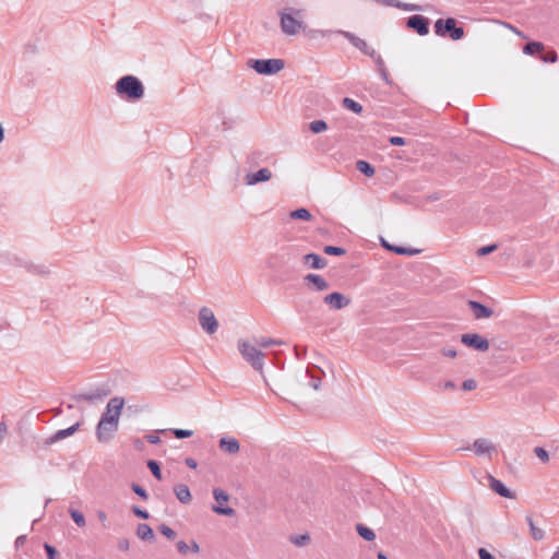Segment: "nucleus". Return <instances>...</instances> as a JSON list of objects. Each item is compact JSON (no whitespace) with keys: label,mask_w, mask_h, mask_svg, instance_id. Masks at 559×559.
Instances as JSON below:
<instances>
[{"label":"nucleus","mask_w":559,"mask_h":559,"mask_svg":"<svg viewBox=\"0 0 559 559\" xmlns=\"http://www.w3.org/2000/svg\"><path fill=\"white\" fill-rule=\"evenodd\" d=\"M116 93L123 99L140 100L144 96V86L134 75H124L115 84Z\"/></svg>","instance_id":"nucleus-1"},{"label":"nucleus","mask_w":559,"mask_h":559,"mask_svg":"<svg viewBox=\"0 0 559 559\" xmlns=\"http://www.w3.org/2000/svg\"><path fill=\"white\" fill-rule=\"evenodd\" d=\"M280 17L281 29L288 36H294L305 28L302 21L305 11L302 9L285 8L280 12Z\"/></svg>","instance_id":"nucleus-2"},{"label":"nucleus","mask_w":559,"mask_h":559,"mask_svg":"<svg viewBox=\"0 0 559 559\" xmlns=\"http://www.w3.org/2000/svg\"><path fill=\"white\" fill-rule=\"evenodd\" d=\"M433 27L436 35L449 37L452 40H460L465 35L464 28L457 25L454 17L439 19L435 22Z\"/></svg>","instance_id":"nucleus-3"},{"label":"nucleus","mask_w":559,"mask_h":559,"mask_svg":"<svg viewBox=\"0 0 559 559\" xmlns=\"http://www.w3.org/2000/svg\"><path fill=\"white\" fill-rule=\"evenodd\" d=\"M238 350L242 358L252 366L253 369L262 371L264 366V354L257 348L255 345L250 344L248 341H238Z\"/></svg>","instance_id":"nucleus-4"},{"label":"nucleus","mask_w":559,"mask_h":559,"mask_svg":"<svg viewBox=\"0 0 559 559\" xmlns=\"http://www.w3.org/2000/svg\"><path fill=\"white\" fill-rule=\"evenodd\" d=\"M248 66L263 75H273L284 69L283 59H250Z\"/></svg>","instance_id":"nucleus-5"},{"label":"nucleus","mask_w":559,"mask_h":559,"mask_svg":"<svg viewBox=\"0 0 559 559\" xmlns=\"http://www.w3.org/2000/svg\"><path fill=\"white\" fill-rule=\"evenodd\" d=\"M124 405V400L119 396H115L109 400L106 405L105 412L102 414L99 421H119L121 411Z\"/></svg>","instance_id":"nucleus-6"},{"label":"nucleus","mask_w":559,"mask_h":559,"mask_svg":"<svg viewBox=\"0 0 559 559\" xmlns=\"http://www.w3.org/2000/svg\"><path fill=\"white\" fill-rule=\"evenodd\" d=\"M199 323L201 328L207 333V334H214L218 329V322L215 318L214 312L207 308L203 307L199 310L198 314Z\"/></svg>","instance_id":"nucleus-7"},{"label":"nucleus","mask_w":559,"mask_h":559,"mask_svg":"<svg viewBox=\"0 0 559 559\" xmlns=\"http://www.w3.org/2000/svg\"><path fill=\"white\" fill-rule=\"evenodd\" d=\"M119 421H98L96 426V438L99 442H109L118 431Z\"/></svg>","instance_id":"nucleus-8"},{"label":"nucleus","mask_w":559,"mask_h":559,"mask_svg":"<svg viewBox=\"0 0 559 559\" xmlns=\"http://www.w3.org/2000/svg\"><path fill=\"white\" fill-rule=\"evenodd\" d=\"M213 496H214V499L216 500V502L218 504H214L212 507V510L217 513V514H221V515H227V516H234L235 515V510L230 507H223V503L224 502H227L229 500V495L221 489V488H214L213 489Z\"/></svg>","instance_id":"nucleus-9"},{"label":"nucleus","mask_w":559,"mask_h":559,"mask_svg":"<svg viewBox=\"0 0 559 559\" xmlns=\"http://www.w3.org/2000/svg\"><path fill=\"white\" fill-rule=\"evenodd\" d=\"M461 342L473 349L486 352L489 349V341L477 333H465L461 335Z\"/></svg>","instance_id":"nucleus-10"},{"label":"nucleus","mask_w":559,"mask_h":559,"mask_svg":"<svg viewBox=\"0 0 559 559\" xmlns=\"http://www.w3.org/2000/svg\"><path fill=\"white\" fill-rule=\"evenodd\" d=\"M406 25L408 28L414 29L420 36H425L429 33V19L424 15H412L407 19Z\"/></svg>","instance_id":"nucleus-11"},{"label":"nucleus","mask_w":559,"mask_h":559,"mask_svg":"<svg viewBox=\"0 0 559 559\" xmlns=\"http://www.w3.org/2000/svg\"><path fill=\"white\" fill-rule=\"evenodd\" d=\"M335 33L342 35L344 38H346L354 47L359 49L362 53L366 56H373L374 49L369 47L366 40L359 38L355 34L347 32V31H336Z\"/></svg>","instance_id":"nucleus-12"},{"label":"nucleus","mask_w":559,"mask_h":559,"mask_svg":"<svg viewBox=\"0 0 559 559\" xmlns=\"http://www.w3.org/2000/svg\"><path fill=\"white\" fill-rule=\"evenodd\" d=\"M324 304H326L331 309L341 310L350 305V299L343 295L342 293L334 292L326 295L323 298Z\"/></svg>","instance_id":"nucleus-13"},{"label":"nucleus","mask_w":559,"mask_h":559,"mask_svg":"<svg viewBox=\"0 0 559 559\" xmlns=\"http://www.w3.org/2000/svg\"><path fill=\"white\" fill-rule=\"evenodd\" d=\"M486 478L488 479V486L496 492L498 493L499 496L503 497V498H509V499H512L514 498V495L513 492L508 489L502 481H500L499 479L495 478L492 475L490 474H487Z\"/></svg>","instance_id":"nucleus-14"},{"label":"nucleus","mask_w":559,"mask_h":559,"mask_svg":"<svg viewBox=\"0 0 559 559\" xmlns=\"http://www.w3.org/2000/svg\"><path fill=\"white\" fill-rule=\"evenodd\" d=\"M469 309L473 311V316L475 319H486L492 316L493 310L478 301L468 300L467 302Z\"/></svg>","instance_id":"nucleus-15"},{"label":"nucleus","mask_w":559,"mask_h":559,"mask_svg":"<svg viewBox=\"0 0 559 559\" xmlns=\"http://www.w3.org/2000/svg\"><path fill=\"white\" fill-rule=\"evenodd\" d=\"M271 177H272V173L270 169L261 168L255 173L247 174L245 179H246V183L248 186H253L259 182L267 181L271 179Z\"/></svg>","instance_id":"nucleus-16"},{"label":"nucleus","mask_w":559,"mask_h":559,"mask_svg":"<svg viewBox=\"0 0 559 559\" xmlns=\"http://www.w3.org/2000/svg\"><path fill=\"white\" fill-rule=\"evenodd\" d=\"M80 428V423H76L74 425H72L71 427L67 428V429H61V430H58L56 433H53L52 436H50L49 438H47L45 441H44V444L45 445H50L59 440H62L64 438H68L70 436H72L74 432H76Z\"/></svg>","instance_id":"nucleus-17"},{"label":"nucleus","mask_w":559,"mask_h":559,"mask_svg":"<svg viewBox=\"0 0 559 559\" xmlns=\"http://www.w3.org/2000/svg\"><path fill=\"white\" fill-rule=\"evenodd\" d=\"M219 449L227 454H236L240 450V444L236 438L222 437L219 439Z\"/></svg>","instance_id":"nucleus-18"},{"label":"nucleus","mask_w":559,"mask_h":559,"mask_svg":"<svg viewBox=\"0 0 559 559\" xmlns=\"http://www.w3.org/2000/svg\"><path fill=\"white\" fill-rule=\"evenodd\" d=\"M377 2L382 5H385V7H395V8L402 9L404 11H409V12L424 10L421 5L413 4V3H404V2H400V1H395V0H377Z\"/></svg>","instance_id":"nucleus-19"},{"label":"nucleus","mask_w":559,"mask_h":559,"mask_svg":"<svg viewBox=\"0 0 559 559\" xmlns=\"http://www.w3.org/2000/svg\"><path fill=\"white\" fill-rule=\"evenodd\" d=\"M304 263L309 265L311 269L321 270L326 266V260L317 253H308L304 257Z\"/></svg>","instance_id":"nucleus-20"},{"label":"nucleus","mask_w":559,"mask_h":559,"mask_svg":"<svg viewBox=\"0 0 559 559\" xmlns=\"http://www.w3.org/2000/svg\"><path fill=\"white\" fill-rule=\"evenodd\" d=\"M474 451L477 455L489 454L495 450L493 444L487 439H476L473 444Z\"/></svg>","instance_id":"nucleus-21"},{"label":"nucleus","mask_w":559,"mask_h":559,"mask_svg":"<svg viewBox=\"0 0 559 559\" xmlns=\"http://www.w3.org/2000/svg\"><path fill=\"white\" fill-rule=\"evenodd\" d=\"M321 373L323 371L317 366L309 367L306 370V374L310 377L309 385L314 390H319L321 386Z\"/></svg>","instance_id":"nucleus-22"},{"label":"nucleus","mask_w":559,"mask_h":559,"mask_svg":"<svg viewBox=\"0 0 559 559\" xmlns=\"http://www.w3.org/2000/svg\"><path fill=\"white\" fill-rule=\"evenodd\" d=\"M174 492L177 497V499L181 502V503H189L192 499L191 497V492H190V489L187 485L185 484H179V485H176L174 487Z\"/></svg>","instance_id":"nucleus-23"},{"label":"nucleus","mask_w":559,"mask_h":559,"mask_svg":"<svg viewBox=\"0 0 559 559\" xmlns=\"http://www.w3.org/2000/svg\"><path fill=\"white\" fill-rule=\"evenodd\" d=\"M305 281L312 283L318 292H322L329 288V283L319 274H307Z\"/></svg>","instance_id":"nucleus-24"},{"label":"nucleus","mask_w":559,"mask_h":559,"mask_svg":"<svg viewBox=\"0 0 559 559\" xmlns=\"http://www.w3.org/2000/svg\"><path fill=\"white\" fill-rule=\"evenodd\" d=\"M106 395H107L106 391L97 389V390L92 391V392L79 394L78 395V400L79 401H86V402H91L92 403V402H95V401L103 400Z\"/></svg>","instance_id":"nucleus-25"},{"label":"nucleus","mask_w":559,"mask_h":559,"mask_svg":"<svg viewBox=\"0 0 559 559\" xmlns=\"http://www.w3.org/2000/svg\"><path fill=\"white\" fill-rule=\"evenodd\" d=\"M382 245L385 248H388L389 250H391L397 254H401V255H414V254H417L420 252L419 249L406 248V247H401V246H391L388 242H385L384 240H382Z\"/></svg>","instance_id":"nucleus-26"},{"label":"nucleus","mask_w":559,"mask_h":559,"mask_svg":"<svg viewBox=\"0 0 559 559\" xmlns=\"http://www.w3.org/2000/svg\"><path fill=\"white\" fill-rule=\"evenodd\" d=\"M136 535L142 540H153L154 539V532H153L152 527L145 523H141L138 525Z\"/></svg>","instance_id":"nucleus-27"},{"label":"nucleus","mask_w":559,"mask_h":559,"mask_svg":"<svg viewBox=\"0 0 559 559\" xmlns=\"http://www.w3.org/2000/svg\"><path fill=\"white\" fill-rule=\"evenodd\" d=\"M290 218L293 219H301V221H310L312 215L309 210L305 207L297 209L289 213Z\"/></svg>","instance_id":"nucleus-28"},{"label":"nucleus","mask_w":559,"mask_h":559,"mask_svg":"<svg viewBox=\"0 0 559 559\" xmlns=\"http://www.w3.org/2000/svg\"><path fill=\"white\" fill-rule=\"evenodd\" d=\"M544 50V45L539 41H530L523 47V52L526 55H535Z\"/></svg>","instance_id":"nucleus-29"},{"label":"nucleus","mask_w":559,"mask_h":559,"mask_svg":"<svg viewBox=\"0 0 559 559\" xmlns=\"http://www.w3.org/2000/svg\"><path fill=\"white\" fill-rule=\"evenodd\" d=\"M356 168L367 177H371L374 175L373 166L366 160H358L356 163Z\"/></svg>","instance_id":"nucleus-30"},{"label":"nucleus","mask_w":559,"mask_h":559,"mask_svg":"<svg viewBox=\"0 0 559 559\" xmlns=\"http://www.w3.org/2000/svg\"><path fill=\"white\" fill-rule=\"evenodd\" d=\"M526 521L528 523L532 537L535 540H542L545 537L544 531L542 528H538L537 526H535L533 519L531 516H526Z\"/></svg>","instance_id":"nucleus-31"},{"label":"nucleus","mask_w":559,"mask_h":559,"mask_svg":"<svg viewBox=\"0 0 559 559\" xmlns=\"http://www.w3.org/2000/svg\"><path fill=\"white\" fill-rule=\"evenodd\" d=\"M343 106L355 114H360L362 111V106L349 97H345L343 99Z\"/></svg>","instance_id":"nucleus-32"},{"label":"nucleus","mask_w":559,"mask_h":559,"mask_svg":"<svg viewBox=\"0 0 559 559\" xmlns=\"http://www.w3.org/2000/svg\"><path fill=\"white\" fill-rule=\"evenodd\" d=\"M357 532L365 540L371 542L376 538L374 532L371 528L364 526L362 524L357 525Z\"/></svg>","instance_id":"nucleus-33"},{"label":"nucleus","mask_w":559,"mask_h":559,"mask_svg":"<svg viewBox=\"0 0 559 559\" xmlns=\"http://www.w3.org/2000/svg\"><path fill=\"white\" fill-rule=\"evenodd\" d=\"M311 132L318 134L328 130V124L324 120H313L309 123Z\"/></svg>","instance_id":"nucleus-34"},{"label":"nucleus","mask_w":559,"mask_h":559,"mask_svg":"<svg viewBox=\"0 0 559 559\" xmlns=\"http://www.w3.org/2000/svg\"><path fill=\"white\" fill-rule=\"evenodd\" d=\"M283 342L280 340H274L271 337H261L260 340H257V345L261 348H267L274 345H282Z\"/></svg>","instance_id":"nucleus-35"},{"label":"nucleus","mask_w":559,"mask_h":559,"mask_svg":"<svg viewBox=\"0 0 559 559\" xmlns=\"http://www.w3.org/2000/svg\"><path fill=\"white\" fill-rule=\"evenodd\" d=\"M290 542L298 547L306 546L310 542V536L308 534L292 536Z\"/></svg>","instance_id":"nucleus-36"},{"label":"nucleus","mask_w":559,"mask_h":559,"mask_svg":"<svg viewBox=\"0 0 559 559\" xmlns=\"http://www.w3.org/2000/svg\"><path fill=\"white\" fill-rule=\"evenodd\" d=\"M147 467L150 468L155 478H157L158 480L162 479L160 466L157 461L150 460L147 462Z\"/></svg>","instance_id":"nucleus-37"},{"label":"nucleus","mask_w":559,"mask_h":559,"mask_svg":"<svg viewBox=\"0 0 559 559\" xmlns=\"http://www.w3.org/2000/svg\"><path fill=\"white\" fill-rule=\"evenodd\" d=\"M70 515L78 526L83 527L86 524L85 518L82 512L78 510H71Z\"/></svg>","instance_id":"nucleus-38"},{"label":"nucleus","mask_w":559,"mask_h":559,"mask_svg":"<svg viewBox=\"0 0 559 559\" xmlns=\"http://www.w3.org/2000/svg\"><path fill=\"white\" fill-rule=\"evenodd\" d=\"M323 251L324 253L330 255H344L346 253V250L344 248L335 246H325Z\"/></svg>","instance_id":"nucleus-39"},{"label":"nucleus","mask_w":559,"mask_h":559,"mask_svg":"<svg viewBox=\"0 0 559 559\" xmlns=\"http://www.w3.org/2000/svg\"><path fill=\"white\" fill-rule=\"evenodd\" d=\"M534 453L543 463H547L549 461V454L544 448L536 447L534 449Z\"/></svg>","instance_id":"nucleus-40"},{"label":"nucleus","mask_w":559,"mask_h":559,"mask_svg":"<svg viewBox=\"0 0 559 559\" xmlns=\"http://www.w3.org/2000/svg\"><path fill=\"white\" fill-rule=\"evenodd\" d=\"M158 531L168 539H174L176 537V532L168 525L162 524L158 527Z\"/></svg>","instance_id":"nucleus-41"},{"label":"nucleus","mask_w":559,"mask_h":559,"mask_svg":"<svg viewBox=\"0 0 559 559\" xmlns=\"http://www.w3.org/2000/svg\"><path fill=\"white\" fill-rule=\"evenodd\" d=\"M131 488H132L133 492L136 493L143 500H147L148 499V495H147L146 490L142 486L133 483Z\"/></svg>","instance_id":"nucleus-42"},{"label":"nucleus","mask_w":559,"mask_h":559,"mask_svg":"<svg viewBox=\"0 0 559 559\" xmlns=\"http://www.w3.org/2000/svg\"><path fill=\"white\" fill-rule=\"evenodd\" d=\"M173 433L177 439H186L190 438L193 435V431L188 429H174Z\"/></svg>","instance_id":"nucleus-43"},{"label":"nucleus","mask_w":559,"mask_h":559,"mask_svg":"<svg viewBox=\"0 0 559 559\" xmlns=\"http://www.w3.org/2000/svg\"><path fill=\"white\" fill-rule=\"evenodd\" d=\"M542 60L544 62L555 63L558 60V55L555 50H550L542 57Z\"/></svg>","instance_id":"nucleus-44"},{"label":"nucleus","mask_w":559,"mask_h":559,"mask_svg":"<svg viewBox=\"0 0 559 559\" xmlns=\"http://www.w3.org/2000/svg\"><path fill=\"white\" fill-rule=\"evenodd\" d=\"M132 512L134 513V515H136L140 519L146 520V519L150 518V513L146 510H143L140 507H136V506H134L132 508Z\"/></svg>","instance_id":"nucleus-45"},{"label":"nucleus","mask_w":559,"mask_h":559,"mask_svg":"<svg viewBox=\"0 0 559 559\" xmlns=\"http://www.w3.org/2000/svg\"><path fill=\"white\" fill-rule=\"evenodd\" d=\"M497 249V245H489V246H485V247H481L477 250V254L483 257V255H486V254H489L491 253L492 251H495Z\"/></svg>","instance_id":"nucleus-46"},{"label":"nucleus","mask_w":559,"mask_h":559,"mask_svg":"<svg viewBox=\"0 0 559 559\" xmlns=\"http://www.w3.org/2000/svg\"><path fill=\"white\" fill-rule=\"evenodd\" d=\"M477 388V382L473 379H467L462 383V389L465 391H473Z\"/></svg>","instance_id":"nucleus-47"},{"label":"nucleus","mask_w":559,"mask_h":559,"mask_svg":"<svg viewBox=\"0 0 559 559\" xmlns=\"http://www.w3.org/2000/svg\"><path fill=\"white\" fill-rule=\"evenodd\" d=\"M44 548L47 552V557L48 559H56L57 558V550L55 547H52L51 545L45 543L44 544Z\"/></svg>","instance_id":"nucleus-48"},{"label":"nucleus","mask_w":559,"mask_h":559,"mask_svg":"<svg viewBox=\"0 0 559 559\" xmlns=\"http://www.w3.org/2000/svg\"><path fill=\"white\" fill-rule=\"evenodd\" d=\"M370 58L373 59L376 66H377V70L379 71L381 68H384L385 64H384V61L382 59V57L380 55H378L376 52V50L373 51V56H369Z\"/></svg>","instance_id":"nucleus-49"},{"label":"nucleus","mask_w":559,"mask_h":559,"mask_svg":"<svg viewBox=\"0 0 559 559\" xmlns=\"http://www.w3.org/2000/svg\"><path fill=\"white\" fill-rule=\"evenodd\" d=\"M378 72H379L381 79L385 82V84H388V85L393 84L385 67L381 68Z\"/></svg>","instance_id":"nucleus-50"},{"label":"nucleus","mask_w":559,"mask_h":559,"mask_svg":"<svg viewBox=\"0 0 559 559\" xmlns=\"http://www.w3.org/2000/svg\"><path fill=\"white\" fill-rule=\"evenodd\" d=\"M390 144L395 146H402L406 143L405 139L402 136H391L389 139Z\"/></svg>","instance_id":"nucleus-51"},{"label":"nucleus","mask_w":559,"mask_h":559,"mask_svg":"<svg viewBox=\"0 0 559 559\" xmlns=\"http://www.w3.org/2000/svg\"><path fill=\"white\" fill-rule=\"evenodd\" d=\"M477 554L479 559H495V557L485 548H479Z\"/></svg>","instance_id":"nucleus-52"},{"label":"nucleus","mask_w":559,"mask_h":559,"mask_svg":"<svg viewBox=\"0 0 559 559\" xmlns=\"http://www.w3.org/2000/svg\"><path fill=\"white\" fill-rule=\"evenodd\" d=\"M118 548L122 551H127L130 548V542L127 538H120L118 540Z\"/></svg>","instance_id":"nucleus-53"},{"label":"nucleus","mask_w":559,"mask_h":559,"mask_svg":"<svg viewBox=\"0 0 559 559\" xmlns=\"http://www.w3.org/2000/svg\"><path fill=\"white\" fill-rule=\"evenodd\" d=\"M177 549L180 554H187L189 550V545L185 540H179L177 543Z\"/></svg>","instance_id":"nucleus-54"},{"label":"nucleus","mask_w":559,"mask_h":559,"mask_svg":"<svg viewBox=\"0 0 559 559\" xmlns=\"http://www.w3.org/2000/svg\"><path fill=\"white\" fill-rule=\"evenodd\" d=\"M443 356L455 358L457 356V352L454 348H443L441 350Z\"/></svg>","instance_id":"nucleus-55"},{"label":"nucleus","mask_w":559,"mask_h":559,"mask_svg":"<svg viewBox=\"0 0 559 559\" xmlns=\"http://www.w3.org/2000/svg\"><path fill=\"white\" fill-rule=\"evenodd\" d=\"M7 433H8V426L4 421H1L0 423V443H2Z\"/></svg>","instance_id":"nucleus-56"},{"label":"nucleus","mask_w":559,"mask_h":559,"mask_svg":"<svg viewBox=\"0 0 559 559\" xmlns=\"http://www.w3.org/2000/svg\"><path fill=\"white\" fill-rule=\"evenodd\" d=\"M145 439L151 444H158L162 441L158 435H147L145 436Z\"/></svg>","instance_id":"nucleus-57"},{"label":"nucleus","mask_w":559,"mask_h":559,"mask_svg":"<svg viewBox=\"0 0 559 559\" xmlns=\"http://www.w3.org/2000/svg\"><path fill=\"white\" fill-rule=\"evenodd\" d=\"M185 463L188 467L195 469L198 467V462L192 457H187L185 460Z\"/></svg>","instance_id":"nucleus-58"},{"label":"nucleus","mask_w":559,"mask_h":559,"mask_svg":"<svg viewBox=\"0 0 559 559\" xmlns=\"http://www.w3.org/2000/svg\"><path fill=\"white\" fill-rule=\"evenodd\" d=\"M26 542V536L25 535H20L16 539H15V548L19 549L20 547H22Z\"/></svg>","instance_id":"nucleus-59"},{"label":"nucleus","mask_w":559,"mask_h":559,"mask_svg":"<svg viewBox=\"0 0 559 559\" xmlns=\"http://www.w3.org/2000/svg\"><path fill=\"white\" fill-rule=\"evenodd\" d=\"M189 550L193 551V552H199L200 551V547L198 545L197 542L192 540L191 542V545L189 546Z\"/></svg>","instance_id":"nucleus-60"},{"label":"nucleus","mask_w":559,"mask_h":559,"mask_svg":"<svg viewBox=\"0 0 559 559\" xmlns=\"http://www.w3.org/2000/svg\"><path fill=\"white\" fill-rule=\"evenodd\" d=\"M306 350H307L306 347H304L301 350L298 347H295L297 357H301V355L304 356L306 354Z\"/></svg>","instance_id":"nucleus-61"},{"label":"nucleus","mask_w":559,"mask_h":559,"mask_svg":"<svg viewBox=\"0 0 559 559\" xmlns=\"http://www.w3.org/2000/svg\"><path fill=\"white\" fill-rule=\"evenodd\" d=\"M306 350H307L306 347H304L301 350L298 347H295L297 357H301V355L304 356L306 354Z\"/></svg>","instance_id":"nucleus-62"},{"label":"nucleus","mask_w":559,"mask_h":559,"mask_svg":"<svg viewBox=\"0 0 559 559\" xmlns=\"http://www.w3.org/2000/svg\"><path fill=\"white\" fill-rule=\"evenodd\" d=\"M444 388H445V389H454V388H455V384H454V382H452V381H447V382L444 383Z\"/></svg>","instance_id":"nucleus-63"},{"label":"nucleus","mask_w":559,"mask_h":559,"mask_svg":"<svg viewBox=\"0 0 559 559\" xmlns=\"http://www.w3.org/2000/svg\"><path fill=\"white\" fill-rule=\"evenodd\" d=\"M550 559H559V549L551 556Z\"/></svg>","instance_id":"nucleus-64"}]
</instances>
